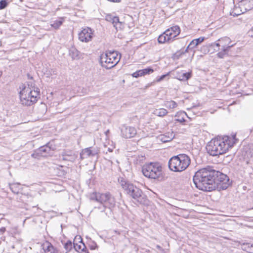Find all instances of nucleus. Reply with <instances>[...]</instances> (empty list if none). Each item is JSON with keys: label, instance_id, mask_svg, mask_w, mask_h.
<instances>
[{"label": "nucleus", "instance_id": "nucleus-1", "mask_svg": "<svg viewBox=\"0 0 253 253\" xmlns=\"http://www.w3.org/2000/svg\"><path fill=\"white\" fill-rule=\"evenodd\" d=\"M193 181L197 188L206 192L224 190L232 183L226 174L214 169L211 166L197 171L193 176Z\"/></svg>", "mask_w": 253, "mask_h": 253}, {"label": "nucleus", "instance_id": "nucleus-2", "mask_svg": "<svg viewBox=\"0 0 253 253\" xmlns=\"http://www.w3.org/2000/svg\"><path fill=\"white\" fill-rule=\"evenodd\" d=\"M118 181L126 193L138 204L144 206L149 205V200L141 189L123 177L119 178Z\"/></svg>", "mask_w": 253, "mask_h": 253}, {"label": "nucleus", "instance_id": "nucleus-3", "mask_svg": "<svg viewBox=\"0 0 253 253\" xmlns=\"http://www.w3.org/2000/svg\"><path fill=\"white\" fill-rule=\"evenodd\" d=\"M191 159L185 154H180L172 157L169 161V169L174 172H181L185 170L190 165Z\"/></svg>", "mask_w": 253, "mask_h": 253}, {"label": "nucleus", "instance_id": "nucleus-4", "mask_svg": "<svg viewBox=\"0 0 253 253\" xmlns=\"http://www.w3.org/2000/svg\"><path fill=\"white\" fill-rule=\"evenodd\" d=\"M142 172L145 177L149 178L157 179L159 181L164 180L162 167L159 163H150L144 165Z\"/></svg>", "mask_w": 253, "mask_h": 253}, {"label": "nucleus", "instance_id": "nucleus-5", "mask_svg": "<svg viewBox=\"0 0 253 253\" xmlns=\"http://www.w3.org/2000/svg\"><path fill=\"white\" fill-rule=\"evenodd\" d=\"M121 55L115 51H108L104 55L100 56V63L102 67L110 69L114 67L119 61Z\"/></svg>", "mask_w": 253, "mask_h": 253}, {"label": "nucleus", "instance_id": "nucleus-6", "mask_svg": "<svg viewBox=\"0 0 253 253\" xmlns=\"http://www.w3.org/2000/svg\"><path fill=\"white\" fill-rule=\"evenodd\" d=\"M221 139H213L206 146V150L208 154L212 156H216L226 153V149L222 147Z\"/></svg>", "mask_w": 253, "mask_h": 253}, {"label": "nucleus", "instance_id": "nucleus-7", "mask_svg": "<svg viewBox=\"0 0 253 253\" xmlns=\"http://www.w3.org/2000/svg\"><path fill=\"white\" fill-rule=\"evenodd\" d=\"M100 199V203L103 205V210L101 211H104L105 208L112 210L115 207L116 201L114 197L109 193H102Z\"/></svg>", "mask_w": 253, "mask_h": 253}, {"label": "nucleus", "instance_id": "nucleus-8", "mask_svg": "<svg viewBox=\"0 0 253 253\" xmlns=\"http://www.w3.org/2000/svg\"><path fill=\"white\" fill-rule=\"evenodd\" d=\"M231 40L229 38L225 37L219 39L216 42L211 44L213 47L216 46L217 49L214 48L215 50H219L220 49H231L233 46V44L230 45Z\"/></svg>", "mask_w": 253, "mask_h": 253}, {"label": "nucleus", "instance_id": "nucleus-9", "mask_svg": "<svg viewBox=\"0 0 253 253\" xmlns=\"http://www.w3.org/2000/svg\"><path fill=\"white\" fill-rule=\"evenodd\" d=\"M93 36V31L89 27L84 28L79 34V39L82 42L90 41Z\"/></svg>", "mask_w": 253, "mask_h": 253}, {"label": "nucleus", "instance_id": "nucleus-10", "mask_svg": "<svg viewBox=\"0 0 253 253\" xmlns=\"http://www.w3.org/2000/svg\"><path fill=\"white\" fill-rule=\"evenodd\" d=\"M221 141L223 142V143H222V147L226 149V152L229 148L233 147L234 144L237 143V139L236 138L235 134L233 135L231 137L224 136L221 139Z\"/></svg>", "mask_w": 253, "mask_h": 253}, {"label": "nucleus", "instance_id": "nucleus-11", "mask_svg": "<svg viewBox=\"0 0 253 253\" xmlns=\"http://www.w3.org/2000/svg\"><path fill=\"white\" fill-rule=\"evenodd\" d=\"M122 137L126 138H130L134 136L136 134V130L135 127L123 125L121 128Z\"/></svg>", "mask_w": 253, "mask_h": 253}, {"label": "nucleus", "instance_id": "nucleus-12", "mask_svg": "<svg viewBox=\"0 0 253 253\" xmlns=\"http://www.w3.org/2000/svg\"><path fill=\"white\" fill-rule=\"evenodd\" d=\"M56 146L55 144L54 141L51 140L46 143L45 145L40 147L39 149V152L41 153L42 156H45L46 154H50L51 151L55 150Z\"/></svg>", "mask_w": 253, "mask_h": 253}, {"label": "nucleus", "instance_id": "nucleus-13", "mask_svg": "<svg viewBox=\"0 0 253 253\" xmlns=\"http://www.w3.org/2000/svg\"><path fill=\"white\" fill-rule=\"evenodd\" d=\"M26 89V86L23 85V87L21 90L19 92L20 103L23 106H26L28 104H29L32 101H29V99L27 98L28 95L24 94L25 90Z\"/></svg>", "mask_w": 253, "mask_h": 253}, {"label": "nucleus", "instance_id": "nucleus-14", "mask_svg": "<svg viewBox=\"0 0 253 253\" xmlns=\"http://www.w3.org/2000/svg\"><path fill=\"white\" fill-rule=\"evenodd\" d=\"M205 39V38L204 37H201L199 38L193 40L190 42V43L189 44V45H188V46L186 48L187 49L188 51L189 50H191V49L194 48V47L197 46L198 45L200 44L201 42H202L204 41Z\"/></svg>", "mask_w": 253, "mask_h": 253}, {"label": "nucleus", "instance_id": "nucleus-15", "mask_svg": "<svg viewBox=\"0 0 253 253\" xmlns=\"http://www.w3.org/2000/svg\"><path fill=\"white\" fill-rule=\"evenodd\" d=\"M240 6L244 7L245 11H248L253 8V0H242Z\"/></svg>", "mask_w": 253, "mask_h": 253}, {"label": "nucleus", "instance_id": "nucleus-16", "mask_svg": "<svg viewBox=\"0 0 253 253\" xmlns=\"http://www.w3.org/2000/svg\"><path fill=\"white\" fill-rule=\"evenodd\" d=\"M27 98L29 99V101H32L31 103L26 105V106H30L37 102L38 98H40V96L37 95L36 94H34V92H33V90H31L28 93Z\"/></svg>", "mask_w": 253, "mask_h": 253}, {"label": "nucleus", "instance_id": "nucleus-17", "mask_svg": "<svg viewBox=\"0 0 253 253\" xmlns=\"http://www.w3.org/2000/svg\"><path fill=\"white\" fill-rule=\"evenodd\" d=\"M174 137V135L173 132L167 133L165 134L161 135L160 136V139L164 143H166L170 141Z\"/></svg>", "mask_w": 253, "mask_h": 253}, {"label": "nucleus", "instance_id": "nucleus-18", "mask_svg": "<svg viewBox=\"0 0 253 253\" xmlns=\"http://www.w3.org/2000/svg\"><path fill=\"white\" fill-rule=\"evenodd\" d=\"M76 158L75 155L71 152H65L62 154V160L64 161L74 162Z\"/></svg>", "mask_w": 253, "mask_h": 253}, {"label": "nucleus", "instance_id": "nucleus-19", "mask_svg": "<svg viewBox=\"0 0 253 253\" xmlns=\"http://www.w3.org/2000/svg\"><path fill=\"white\" fill-rule=\"evenodd\" d=\"M91 149L92 147H88L83 149L80 153L81 159H84L87 157H91Z\"/></svg>", "mask_w": 253, "mask_h": 253}, {"label": "nucleus", "instance_id": "nucleus-20", "mask_svg": "<svg viewBox=\"0 0 253 253\" xmlns=\"http://www.w3.org/2000/svg\"><path fill=\"white\" fill-rule=\"evenodd\" d=\"M65 21L64 17H59L58 19L55 20L53 22V23L51 24L52 27L55 29H58L60 26Z\"/></svg>", "mask_w": 253, "mask_h": 253}, {"label": "nucleus", "instance_id": "nucleus-21", "mask_svg": "<svg viewBox=\"0 0 253 253\" xmlns=\"http://www.w3.org/2000/svg\"><path fill=\"white\" fill-rule=\"evenodd\" d=\"M80 52L75 47H72L69 49V55L73 59H79Z\"/></svg>", "mask_w": 253, "mask_h": 253}, {"label": "nucleus", "instance_id": "nucleus-22", "mask_svg": "<svg viewBox=\"0 0 253 253\" xmlns=\"http://www.w3.org/2000/svg\"><path fill=\"white\" fill-rule=\"evenodd\" d=\"M192 77V72L183 73L179 75L178 80L182 81H186Z\"/></svg>", "mask_w": 253, "mask_h": 253}, {"label": "nucleus", "instance_id": "nucleus-23", "mask_svg": "<svg viewBox=\"0 0 253 253\" xmlns=\"http://www.w3.org/2000/svg\"><path fill=\"white\" fill-rule=\"evenodd\" d=\"M188 51L187 48H186L185 50L181 49L174 53L172 56V58L173 60H178L183 54H185Z\"/></svg>", "mask_w": 253, "mask_h": 253}, {"label": "nucleus", "instance_id": "nucleus-24", "mask_svg": "<svg viewBox=\"0 0 253 253\" xmlns=\"http://www.w3.org/2000/svg\"><path fill=\"white\" fill-rule=\"evenodd\" d=\"M230 49H220L221 51L217 53V56L219 58H224L226 56L230 55L229 50Z\"/></svg>", "mask_w": 253, "mask_h": 253}, {"label": "nucleus", "instance_id": "nucleus-25", "mask_svg": "<svg viewBox=\"0 0 253 253\" xmlns=\"http://www.w3.org/2000/svg\"><path fill=\"white\" fill-rule=\"evenodd\" d=\"M101 194L102 193H100L93 192L90 194L89 199L91 201H95L100 203Z\"/></svg>", "mask_w": 253, "mask_h": 253}, {"label": "nucleus", "instance_id": "nucleus-26", "mask_svg": "<svg viewBox=\"0 0 253 253\" xmlns=\"http://www.w3.org/2000/svg\"><path fill=\"white\" fill-rule=\"evenodd\" d=\"M168 111L164 108L156 109L154 111V114L159 117H164L168 114Z\"/></svg>", "mask_w": 253, "mask_h": 253}, {"label": "nucleus", "instance_id": "nucleus-27", "mask_svg": "<svg viewBox=\"0 0 253 253\" xmlns=\"http://www.w3.org/2000/svg\"><path fill=\"white\" fill-rule=\"evenodd\" d=\"M170 31L173 33V38H175L180 33V28L177 25L173 26L170 28L169 29Z\"/></svg>", "mask_w": 253, "mask_h": 253}, {"label": "nucleus", "instance_id": "nucleus-28", "mask_svg": "<svg viewBox=\"0 0 253 253\" xmlns=\"http://www.w3.org/2000/svg\"><path fill=\"white\" fill-rule=\"evenodd\" d=\"M170 42V38L167 37L164 33L160 35L158 38V42L159 43H164L165 42Z\"/></svg>", "mask_w": 253, "mask_h": 253}, {"label": "nucleus", "instance_id": "nucleus-29", "mask_svg": "<svg viewBox=\"0 0 253 253\" xmlns=\"http://www.w3.org/2000/svg\"><path fill=\"white\" fill-rule=\"evenodd\" d=\"M63 167L59 166L54 169L55 172L58 176H63L66 175V172L62 169Z\"/></svg>", "mask_w": 253, "mask_h": 253}, {"label": "nucleus", "instance_id": "nucleus-30", "mask_svg": "<svg viewBox=\"0 0 253 253\" xmlns=\"http://www.w3.org/2000/svg\"><path fill=\"white\" fill-rule=\"evenodd\" d=\"M139 71L141 76L149 75L154 72V70L151 67H148L146 68L139 70Z\"/></svg>", "mask_w": 253, "mask_h": 253}, {"label": "nucleus", "instance_id": "nucleus-31", "mask_svg": "<svg viewBox=\"0 0 253 253\" xmlns=\"http://www.w3.org/2000/svg\"><path fill=\"white\" fill-rule=\"evenodd\" d=\"M165 106L169 109H173L177 107V103L172 100L167 101L165 102Z\"/></svg>", "mask_w": 253, "mask_h": 253}, {"label": "nucleus", "instance_id": "nucleus-32", "mask_svg": "<svg viewBox=\"0 0 253 253\" xmlns=\"http://www.w3.org/2000/svg\"><path fill=\"white\" fill-rule=\"evenodd\" d=\"M19 184L12 183L9 184V188L11 191L14 194H18L19 189L18 188Z\"/></svg>", "mask_w": 253, "mask_h": 253}, {"label": "nucleus", "instance_id": "nucleus-33", "mask_svg": "<svg viewBox=\"0 0 253 253\" xmlns=\"http://www.w3.org/2000/svg\"><path fill=\"white\" fill-rule=\"evenodd\" d=\"M164 33L165 35H166V36L167 37L170 38V42L173 41V40L175 38H173V33H172L171 31H170L169 29H167V30H166Z\"/></svg>", "mask_w": 253, "mask_h": 253}, {"label": "nucleus", "instance_id": "nucleus-34", "mask_svg": "<svg viewBox=\"0 0 253 253\" xmlns=\"http://www.w3.org/2000/svg\"><path fill=\"white\" fill-rule=\"evenodd\" d=\"M8 5L7 0H0V10L5 8Z\"/></svg>", "mask_w": 253, "mask_h": 253}, {"label": "nucleus", "instance_id": "nucleus-35", "mask_svg": "<svg viewBox=\"0 0 253 253\" xmlns=\"http://www.w3.org/2000/svg\"><path fill=\"white\" fill-rule=\"evenodd\" d=\"M64 248L67 252H70L72 248V243L71 241H68L64 245Z\"/></svg>", "mask_w": 253, "mask_h": 253}, {"label": "nucleus", "instance_id": "nucleus-36", "mask_svg": "<svg viewBox=\"0 0 253 253\" xmlns=\"http://www.w3.org/2000/svg\"><path fill=\"white\" fill-rule=\"evenodd\" d=\"M32 158L35 159H39L40 157H42L41 153L39 152V149H37L34 151V152L31 155Z\"/></svg>", "mask_w": 253, "mask_h": 253}, {"label": "nucleus", "instance_id": "nucleus-37", "mask_svg": "<svg viewBox=\"0 0 253 253\" xmlns=\"http://www.w3.org/2000/svg\"><path fill=\"white\" fill-rule=\"evenodd\" d=\"M53 250V246L49 243L48 245L47 246L46 248L44 249V252L45 253H50V252H52V251Z\"/></svg>", "mask_w": 253, "mask_h": 253}, {"label": "nucleus", "instance_id": "nucleus-38", "mask_svg": "<svg viewBox=\"0 0 253 253\" xmlns=\"http://www.w3.org/2000/svg\"><path fill=\"white\" fill-rule=\"evenodd\" d=\"M112 23L114 24V26L115 27L116 26V25L118 23H120V22L119 21V18L118 16H114L112 18Z\"/></svg>", "mask_w": 253, "mask_h": 253}, {"label": "nucleus", "instance_id": "nucleus-39", "mask_svg": "<svg viewBox=\"0 0 253 253\" xmlns=\"http://www.w3.org/2000/svg\"><path fill=\"white\" fill-rule=\"evenodd\" d=\"M89 247L90 250H94L95 249H98V246L95 242L93 241L92 243L89 245Z\"/></svg>", "mask_w": 253, "mask_h": 253}, {"label": "nucleus", "instance_id": "nucleus-40", "mask_svg": "<svg viewBox=\"0 0 253 253\" xmlns=\"http://www.w3.org/2000/svg\"><path fill=\"white\" fill-rule=\"evenodd\" d=\"M35 84H34L33 88L32 89L33 90V92H34V94H36L37 95L40 96V89L35 86Z\"/></svg>", "mask_w": 253, "mask_h": 253}, {"label": "nucleus", "instance_id": "nucleus-41", "mask_svg": "<svg viewBox=\"0 0 253 253\" xmlns=\"http://www.w3.org/2000/svg\"><path fill=\"white\" fill-rule=\"evenodd\" d=\"M81 243H82L84 246V248L81 250V253H89L88 250L87 249L84 243H83L82 239L80 241Z\"/></svg>", "mask_w": 253, "mask_h": 253}, {"label": "nucleus", "instance_id": "nucleus-42", "mask_svg": "<svg viewBox=\"0 0 253 253\" xmlns=\"http://www.w3.org/2000/svg\"><path fill=\"white\" fill-rule=\"evenodd\" d=\"M99 153V150L98 149L93 148L91 149V157L95 156Z\"/></svg>", "mask_w": 253, "mask_h": 253}, {"label": "nucleus", "instance_id": "nucleus-43", "mask_svg": "<svg viewBox=\"0 0 253 253\" xmlns=\"http://www.w3.org/2000/svg\"><path fill=\"white\" fill-rule=\"evenodd\" d=\"M74 248L75 250L79 253L80 252L79 250H82V246L78 245L77 243H74Z\"/></svg>", "mask_w": 253, "mask_h": 253}, {"label": "nucleus", "instance_id": "nucleus-44", "mask_svg": "<svg viewBox=\"0 0 253 253\" xmlns=\"http://www.w3.org/2000/svg\"><path fill=\"white\" fill-rule=\"evenodd\" d=\"M168 75H169V74L163 75L161 76L160 77H159V78H158L156 81L157 82H160L163 81Z\"/></svg>", "mask_w": 253, "mask_h": 253}, {"label": "nucleus", "instance_id": "nucleus-45", "mask_svg": "<svg viewBox=\"0 0 253 253\" xmlns=\"http://www.w3.org/2000/svg\"><path fill=\"white\" fill-rule=\"evenodd\" d=\"M132 76L134 78H137L139 77H141V75L140 74V71L139 70L136 71L135 72L133 73L132 74Z\"/></svg>", "mask_w": 253, "mask_h": 253}, {"label": "nucleus", "instance_id": "nucleus-46", "mask_svg": "<svg viewBox=\"0 0 253 253\" xmlns=\"http://www.w3.org/2000/svg\"><path fill=\"white\" fill-rule=\"evenodd\" d=\"M175 121L177 122H179L180 123H183L184 122H185V120L184 118H183V117L181 118V119H177L175 120Z\"/></svg>", "mask_w": 253, "mask_h": 253}, {"label": "nucleus", "instance_id": "nucleus-47", "mask_svg": "<svg viewBox=\"0 0 253 253\" xmlns=\"http://www.w3.org/2000/svg\"><path fill=\"white\" fill-rule=\"evenodd\" d=\"M248 34L249 36L253 37V27L248 31Z\"/></svg>", "mask_w": 253, "mask_h": 253}, {"label": "nucleus", "instance_id": "nucleus-48", "mask_svg": "<svg viewBox=\"0 0 253 253\" xmlns=\"http://www.w3.org/2000/svg\"><path fill=\"white\" fill-rule=\"evenodd\" d=\"M34 84H35L33 83H31V82L28 83V87H29V88L30 89V90H32L34 88L33 87Z\"/></svg>", "mask_w": 253, "mask_h": 253}, {"label": "nucleus", "instance_id": "nucleus-49", "mask_svg": "<svg viewBox=\"0 0 253 253\" xmlns=\"http://www.w3.org/2000/svg\"><path fill=\"white\" fill-rule=\"evenodd\" d=\"M6 231V228L4 227L0 228V232L1 234H3Z\"/></svg>", "mask_w": 253, "mask_h": 253}, {"label": "nucleus", "instance_id": "nucleus-50", "mask_svg": "<svg viewBox=\"0 0 253 253\" xmlns=\"http://www.w3.org/2000/svg\"><path fill=\"white\" fill-rule=\"evenodd\" d=\"M240 13H236L234 11H232L231 13V15H233V16H238L239 15H240Z\"/></svg>", "mask_w": 253, "mask_h": 253}, {"label": "nucleus", "instance_id": "nucleus-51", "mask_svg": "<svg viewBox=\"0 0 253 253\" xmlns=\"http://www.w3.org/2000/svg\"><path fill=\"white\" fill-rule=\"evenodd\" d=\"M156 248L160 251H163V249L159 245H156Z\"/></svg>", "mask_w": 253, "mask_h": 253}, {"label": "nucleus", "instance_id": "nucleus-52", "mask_svg": "<svg viewBox=\"0 0 253 253\" xmlns=\"http://www.w3.org/2000/svg\"><path fill=\"white\" fill-rule=\"evenodd\" d=\"M27 76L28 77V79H30V80H33V77L32 76H31L30 74H27Z\"/></svg>", "mask_w": 253, "mask_h": 253}, {"label": "nucleus", "instance_id": "nucleus-53", "mask_svg": "<svg viewBox=\"0 0 253 253\" xmlns=\"http://www.w3.org/2000/svg\"><path fill=\"white\" fill-rule=\"evenodd\" d=\"M5 237H4V236H2L0 238V239L2 241H4L5 240Z\"/></svg>", "mask_w": 253, "mask_h": 253}, {"label": "nucleus", "instance_id": "nucleus-54", "mask_svg": "<svg viewBox=\"0 0 253 253\" xmlns=\"http://www.w3.org/2000/svg\"><path fill=\"white\" fill-rule=\"evenodd\" d=\"M251 249H253V244H251L250 246Z\"/></svg>", "mask_w": 253, "mask_h": 253}, {"label": "nucleus", "instance_id": "nucleus-55", "mask_svg": "<svg viewBox=\"0 0 253 253\" xmlns=\"http://www.w3.org/2000/svg\"><path fill=\"white\" fill-rule=\"evenodd\" d=\"M109 130H107L106 132H105V133L106 134H107V133H109Z\"/></svg>", "mask_w": 253, "mask_h": 253}, {"label": "nucleus", "instance_id": "nucleus-56", "mask_svg": "<svg viewBox=\"0 0 253 253\" xmlns=\"http://www.w3.org/2000/svg\"><path fill=\"white\" fill-rule=\"evenodd\" d=\"M108 151L109 152H112V149H110V148H108Z\"/></svg>", "mask_w": 253, "mask_h": 253}, {"label": "nucleus", "instance_id": "nucleus-57", "mask_svg": "<svg viewBox=\"0 0 253 253\" xmlns=\"http://www.w3.org/2000/svg\"><path fill=\"white\" fill-rule=\"evenodd\" d=\"M150 86V84H148V85H147L146 87H148V86Z\"/></svg>", "mask_w": 253, "mask_h": 253}, {"label": "nucleus", "instance_id": "nucleus-58", "mask_svg": "<svg viewBox=\"0 0 253 253\" xmlns=\"http://www.w3.org/2000/svg\"><path fill=\"white\" fill-rule=\"evenodd\" d=\"M1 244V241H0V244Z\"/></svg>", "mask_w": 253, "mask_h": 253}]
</instances>
